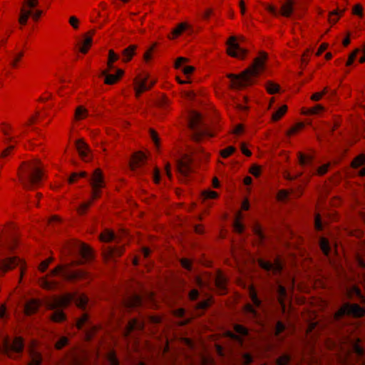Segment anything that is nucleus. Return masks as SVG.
I'll use <instances>...</instances> for the list:
<instances>
[{
  "label": "nucleus",
  "instance_id": "1",
  "mask_svg": "<svg viewBox=\"0 0 365 365\" xmlns=\"http://www.w3.org/2000/svg\"><path fill=\"white\" fill-rule=\"evenodd\" d=\"M268 53L260 51L253 59L252 64L239 74L230 73L227 78L230 79V88L242 90L257 83L259 77L264 71Z\"/></svg>",
  "mask_w": 365,
  "mask_h": 365
},
{
  "label": "nucleus",
  "instance_id": "2",
  "mask_svg": "<svg viewBox=\"0 0 365 365\" xmlns=\"http://www.w3.org/2000/svg\"><path fill=\"white\" fill-rule=\"evenodd\" d=\"M19 179H28L30 182H40L47 180V174L43 163L38 159L24 161L18 169Z\"/></svg>",
  "mask_w": 365,
  "mask_h": 365
},
{
  "label": "nucleus",
  "instance_id": "3",
  "mask_svg": "<svg viewBox=\"0 0 365 365\" xmlns=\"http://www.w3.org/2000/svg\"><path fill=\"white\" fill-rule=\"evenodd\" d=\"M71 302H74L76 305L85 310L88 304V298L83 294H69L61 299L56 300L51 304V309H55L51 315V319L55 322H61L65 320V314L59 309L68 306Z\"/></svg>",
  "mask_w": 365,
  "mask_h": 365
},
{
  "label": "nucleus",
  "instance_id": "4",
  "mask_svg": "<svg viewBox=\"0 0 365 365\" xmlns=\"http://www.w3.org/2000/svg\"><path fill=\"white\" fill-rule=\"evenodd\" d=\"M24 349V341L21 337H16L13 340L7 337H1L0 341V354L9 357H15L14 355L20 354Z\"/></svg>",
  "mask_w": 365,
  "mask_h": 365
},
{
  "label": "nucleus",
  "instance_id": "5",
  "mask_svg": "<svg viewBox=\"0 0 365 365\" xmlns=\"http://www.w3.org/2000/svg\"><path fill=\"white\" fill-rule=\"evenodd\" d=\"M365 314V309L357 304L345 303L335 314L334 318L339 321L344 316L356 318L361 317Z\"/></svg>",
  "mask_w": 365,
  "mask_h": 365
},
{
  "label": "nucleus",
  "instance_id": "6",
  "mask_svg": "<svg viewBox=\"0 0 365 365\" xmlns=\"http://www.w3.org/2000/svg\"><path fill=\"white\" fill-rule=\"evenodd\" d=\"M50 275H60L64 279L73 280L86 278L87 273L83 270H72L68 265H59L51 272Z\"/></svg>",
  "mask_w": 365,
  "mask_h": 365
},
{
  "label": "nucleus",
  "instance_id": "7",
  "mask_svg": "<svg viewBox=\"0 0 365 365\" xmlns=\"http://www.w3.org/2000/svg\"><path fill=\"white\" fill-rule=\"evenodd\" d=\"M39 4V0H23L21 2L18 23L20 29H22L28 24L29 17L31 15V9Z\"/></svg>",
  "mask_w": 365,
  "mask_h": 365
},
{
  "label": "nucleus",
  "instance_id": "8",
  "mask_svg": "<svg viewBox=\"0 0 365 365\" xmlns=\"http://www.w3.org/2000/svg\"><path fill=\"white\" fill-rule=\"evenodd\" d=\"M194 172L193 159L189 155H183L176 161V174L180 177H188Z\"/></svg>",
  "mask_w": 365,
  "mask_h": 365
},
{
  "label": "nucleus",
  "instance_id": "9",
  "mask_svg": "<svg viewBox=\"0 0 365 365\" xmlns=\"http://www.w3.org/2000/svg\"><path fill=\"white\" fill-rule=\"evenodd\" d=\"M226 45V53L229 56L240 60H244L247 57L248 50L240 46L239 43H237V38L235 36H232L227 39Z\"/></svg>",
  "mask_w": 365,
  "mask_h": 365
},
{
  "label": "nucleus",
  "instance_id": "10",
  "mask_svg": "<svg viewBox=\"0 0 365 365\" xmlns=\"http://www.w3.org/2000/svg\"><path fill=\"white\" fill-rule=\"evenodd\" d=\"M68 253L71 255L80 256L82 259L90 260L93 257L91 249L86 244L80 242H74L68 249Z\"/></svg>",
  "mask_w": 365,
  "mask_h": 365
},
{
  "label": "nucleus",
  "instance_id": "11",
  "mask_svg": "<svg viewBox=\"0 0 365 365\" xmlns=\"http://www.w3.org/2000/svg\"><path fill=\"white\" fill-rule=\"evenodd\" d=\"M148 155L143 151L134 152L130 157L128 167L131 171L143 168L148 163Z\"/></svg>",
  "mask_w": 365,
  "mask_h": 365
},
{
  "label": "nucleus",
  "instance_id": "12",
  "mask_svg": "<svg viewBox=\"0 0 365 365\" xmlns=\"http://www.w3.org/2000/svg\"><path fill=\"white\" fill-rule=\"evenodd\" d=\"M267 292L271 294H276L279 302L282 307H284V300L287 297V290L278 279H275L274 282H268Z\"/></svg>",
  "mask_w": 365,
  "mask_h": 365
},
{
  "label": "nucleus",
  "instance_id": "13",
  "mask_svg": "<svg viewBox=\"0 0 365 365\" xmlns=\"http://www.w3.org/2000/svg\"><path fill=\"white\" fill-rule=\"evenodd\" d=\"M259 265L262 269L266 271L268 276L280 274L283 269V265L278 259H277L274 263L264 259H259Z\"/></svg>",
  "mask_w": 365,
  "mask_h": 365
},
{
  "label": "nucleus",
  "instance_id": "14",
  "mask_svg": "<svg viewBox=\"0 0 365 365\" xmlns=\"http://www.w3.org/2000/svg\"><path fill=\"white\" fill-rule=\"evenodd\" d=\"M76 327L79 329L85 328L88 339H91L93 337L97 329L96 327L90 322L89 316L86 312H83L76 321Z\"/></svg>",
  "mask_w": 365,
  "mask_h": 365
},
{
  "label": "nucleus",
  "instance_id": "15",
  "mask_svg": "<svg viewBox=\"0 0 365 365\" xmlns=\"http://www.w3.org/2000/svg\"><path fill=\"white\" fill-rule=\"evenodd\" d=\"M20 267L21 273L23 272L24 262L17 257H0V272H5L15 267Z\"/></svg>",
  "mask_w": 365,
  "mask_h": 365
},
{
  "label": "nucleus",
  "instance_id": "16",
  "mask_svg": "<svg viewBox=\"0 0 365 365\" xmlns=\"http://www.w3.org/2000/svg\"><path fill=\"white\" fill-rule=\"evenodd\" d=\"M96 34L95 29H91L85 33L83 36V39L81 42L78 43V51L81 53L86 54L91 49L93 44V38Z\"/></svg>",
  "mask_w": 365,
  "mask_h": 365
},
{
  "label": "nucleus",
  "instance_id": "17",
  "mask_svg": "<svg viewBox=\"0 0 365 365\" xmlns=\"http://www.w3.org/2000/svg\"><path fill=\"white\" fill-rule=\"evenodd\" d=\"M1 130L3 134L6 136V139L8 142H16V139L23 138L26 135V131H22L21 130L19 134L13 135L14 128L11 124L6 123H4L1 125Z\"/></svg>",
  "mask_w": 365,
  "mask_h": 365
},
{
  "label": "nucleus",
  "instance_id": "18",
  "mask_svg": "<svg viewBox=\"0 0 365 365\" xmlns=\"http://www.w3.org/2000/svg\"><path fill=\"white\" fill-rule=\"evenodd\" d=\"M148 77L149 75L146 74L143 78L136 77L133 80V89L135 91V96L137 98H139L142 93L150 90V88H148L147 86Z\"/></svg>",
  "mask_w": 365,
  "mask_h": 365
},
{
  "label": "nucleus",
  "instance_id": "19",
  "mask_svg": "<svg viewBox=\"0 0 365 365\" xmlns=\"http://www.w3.org/2000/svg\"><path fill=\"white\" fill-rule=\"evenodd\" d=\"M234 329H235V333L228 331L227 336L230 339L238 342L240 345H242L243 344L242 337L247 336L248 335V334H249L248 329L245 327H244L241 324H235L234 327Z\"/></svg>",
  "mask_w": 365,
  "mask_h": 365
},
{
  "label": "nucleus",
  "instance_id": "20",
  "mask_svg": "<svg viewBox=\"0 0 365 365\" xmlns=\"http://www.w3.org/2000/svg\"><path fill=\"white\" fill-rule=\"evenodd\" d=\"M143 303L142 298L137 294H133L123 299L122 307L123 309H130L141 306Z\"/></svg>",
  "mask_w": 365,
  "mask_h": 365
},
{
  "label": "nucleus",
  "instance_id": "21",
  "mask_svg": "<svg viewBox=\"0 0 365 365\" xmlns=\"http://www.w3.org/2000/svg\"><path fill=\"white\" fill-rule=\"evenodd\" d=\"M361 340L359 338H349L344 339V344H347L354 353L359 357H363L364 355V349L360 345Z\"/></svg>",
  "mask_w": 365,
  "mask_h": 365
},
{
  "label": "nucleus",
  "instance_id": "22",
  "mask_svg": "<svg viewBox=\"0 0 365 365\" xmlns=\"http://www.w3.org/2000/svg\"><path fill=\"white\" fill-rule=\"evenodd\" d=\"M124 73H125V72L123 69L118 68L115 71V73H114V74L107 73V74H101V75L105 76L104 81H103L104 84L115 85V84L118 83L121 80V78L124 76Z\"/></svg>",
  "mask_w": 365,
  "mask_h": 365
},
{
  "label": "nucleus",
  "instance_id": "23",
  "mask_svg": "<svg viewBox=\"0 0 365 365\" xmlns=\"http://www.w3.org/2000/svg\"><path fill=\"white\" fill-rule=\"evenodd\" d=\"M138 46L136 44H130L125 48L121 52V61L123 63H128L131 61L133 58L136 55Z\"/></svg>",
  "mask_w": 365,
  "mask_h": 365
},
{
  "label": "nucleus",
  "instance_id": "24",
  "mask_svg": "<svg viewBox=\"0 0 365 365\" xmlns=\"http://www.w3.org/2000/svg\"><path fill=\"white\" fill-rule=\"evenodd\" d=\"M190 26L187 22H181L178 24L170 34H168L167 37L170 40H174L180 37L182 33L190 28Z\"/></svg>",
  "mask_w": 365,
  "mask_h": 365
},
{
  "label": "nucleus",
  "instance_id": "25",
  "mask_svg": "<svg viewBox=\"0 0 365 365\" xmlns=\"http://www.w3.org/2000/svg\"><path fill=\"white\" fill-rule=\"evenodd\" d=\"M297 156L299 165L302 167L312 165L315 158L314 154L304 153L301 151L297 152Z\"/></svg>",
  "mask_w": 365,
  "mask_h": 365
},
{
  "label": "nucleus",
  "instance_id": "26",
  "mask_svg": "<svg viewBox=\"0 0 365 365\" xmlns=\"http://www.w3.org/2000/svg\"><path fill=\"white\" fill-rule=\"evenodd\" d=\"M40 304V302L36 299H31L27 301L24 306V311L25 314L29 316L36 313L38 311Z\"/></svg>",
  "mask_w": 365,
  "mask_h": 365
},
{
  "label": "nucleus",
  "instance_id": "27",
  "mask_svg": "<svg viewBox=\"0 0 365 365\" xmlns=\"http://www.w3.org/2000/svg\"><path fill=\"white\" fill-rule=\"evenodd\" d=\"M76 150L82 159H86L90 152L88 144L83 140L78 139L76 142Z\"/></svg>",
  "mask_w": 365,
  "mask_h": 365
},
{
  "label": "nucleus",
  "instance_id": "28",
  "mask_svg": "<svg viewBox=\"0 0 365 365\" xmlns=\"http://www.w3.org/2000/svg\"><path fill=\"white\" fill-rule=\"evenodd\" d=\"M145 325V320L133 318L128 322L125 327L128 331H131L135 329L142 330L144 329Z\"/></svg>",
  "mask_w": 365,
  "mask_h": 365
},
{
  "label": "nucleus",
  "instance_id": "29",
  "mask_svg": "<svg viewBox=\"0 0 365 365\" xmlns=\"http://www.w3.org/2000/svg\"><path fill=\"white\" fill-rule=\"evenodd\" d=\"M294 4V0H287L280 8V15L284 17H289L293 12Z\"/></svg>",
  "mask_w": 365,
  "mask_h": 365
},
{
  "label": "nucleus",
  "instance_id": "30",
  "mask_svg": "<svg viewBox=\"0 0 365 365\" xmlns=\"http://www.w3.org/2000/svg\"><path fill=\"white\" fill-rule=\"evenodd\" d=\"M226 282V278L222 273H218L214 277L215 285L221 294H224L225 292Z\"/></svg>",
  "mask_w": 365,
  "mask_h": 365
},
{
  "label": "nucleus",
  "instance_id": "31",
  "mask_svg": "<svg viewBox=\"0 0 365 365\" xmlns=\"http://www.w3.org/2000/svg\"><path fill=\"white\" fill-rule=\"evenodd\" d=\"M305 124L303 122H299L292 126L289 130L286 132V135L287 137H293L299 133H300L304 128Z\"/></svg>",
  "mask_w": 365,
  "mask_h": 365
},
{
  "label": "nucleus",
  "instance_id": "32",
  "mask_svg": "<svg viewBox=\"0 0 365 365\" xmlns=\"http://www.w3.org/2000/svg\"><path fill=\"white\" fill-rule=\"evenodd\" d=\"M345 9H336L329 14L328 21L331 24H335L339 19L344 15Z\"/></svg>",
  "mask_w": 365,
  "mask_h": 365
},
{
  "label": "nucleus",
  "instance_id": "33",
  "mask_svg": "<svg viewBox=\"0 0 365 365\" xmlns=\"http://www.w3.org/2000/svg\"><path fill=\"white\" fill-rule=\"evenodd\" d=\"M287 110L288 106L285 104L282 105L274 113H272V120L274 122L279 121L284 117V115L287 113Z\"/></svg>",
  "mask_w": 365,
  "mask_h": 365
},
{
  "label": "nucleus",
  "instance_id": "34",
  "mask_svg": "<svg viewBox=\"0 0 365 365\" xmlns=\"http://www.w3.org/2000/svg\"><path fill=\"white\" fill-rule=\"evenodd\" d=\"M264 87L267 93L270 95L276 94L280 91V86L272 81H267Z\"/></svg>",
  "mask_w": 365,
  "mask_h": 365
},
{
  "label": "nucleus",
  "instance_id": "35",
  "mask_svg": "<svg viewBox=\"0 0 365 365\" xmlns=\"http://www.w3.org/2000/svg\"><path fill=\"white\" fill-rule=\"evenodd\" d=\"M88 111L83 106H79L76 108L74 118L76 120H84L88 117Z\"/></svg>",
  "mask_w": 365,
  "mask_h": 365
},
{
  "label": "nucleus",
  "instance_id": "36",
  "mask_svg": "<svg viewBox=\"0 0 365 365\" xmlns=\"http://www.w3.org/2000/svg\"><path fill=\"white\" fill-rule=\"evenodd\" d=\"M104 176L101 168H96L93 170L90 179V182H103Z\"/></svg>",
  "mask_w": 365,
  "mask_h": 365
},
{
  "label": "nucleus",
  "instance_id": "37",
  "mask_svg": "<svg viewBox=\"0 0 365 365\" xmlns=\"http://www.w3.org/2000/svg\"><path fill=\"white\" fill-rule=\"evenodd\" d=\"M87 176L88 173L86 171L72 173L68 178V182H75L81 180L82 179L86 178Z\"/></svg>",
  "mask_w": 365,
  "mask_h": 365
},
{
  "label": "nucleus",
  "instance_id": "38",
  "mask_svg": "<svg viewBox=\"0 0 365 365\" xmlns=\"http://www.w3.org/2000/svg\"><path fill=\"white\" fill-rule=\"evenodd\" d=\"M31 361L29 365H41L42 356L41 354L35 350H32L30 353Z\"/></svg>",
  "mask_w": 365,
  "mask_h": 365
},
{
  "label": "nucleus",
  "instance_id": "39",
  "mask_svg": "<svg viewBox=\"0 0 365 365\" xmlns=\"http://www.w3.org/2000/svg\"><path fill=\"white\" fill-rule=\"evenodd\" d=\"M38 114L35 113L30 116L28 120L21 125V130L22 131H26V135L28 133L29 127L36 123Z\"/></svg>",
  "mask_w": 365,
  "mask_h": 365
},
{
  "label": "nucleus",
  "instance_id": "40",
  "mask_svg": "<svg viewBox=\"0 0 365 365\" xmlns=\"http://www.w3.org/2000/svg\"><path fill=\"white\" fill-rule=\"evenodd\" d=\"M362 165H365V155L363 153L354 158L351 163V167L353 168H358Z\"/></svg>",
  "mask_w": 365,
  "mask_h": 365
},
{
  "label": "nucleus",
  "instance_id": "41",
  "mask_svg": "<svg viewBox=\"0 0 365 365\" xmlns=\"http://www.w3.org/2000/svg\"><path fill=\"white\" fill-rule=\"evenodd\" d=\"M319 246L323 253L328 256L331 252V247L327 239L322 237L319 241Z\"/></svg>",
  "mask_w": 365,
  "mask_h": 365
},
{
  "label": "nucleus",
  "instance_id": "42",
  "mask_svg": "<svg viewBox=\"0 0 365 365\" xmlns=\"http://www.w3.org/2000/svg\"><path fill=\"white\" fill-rule=\"evenodd\" d=\"M39 283L42 287L46 289H52L57 287V282L55 281H49L46 277L39 279Z\"/></svg>",
  "mask_w": 365,
  "mask_h": 365
},
{
  "label": "nucleus",
  "instance_id": "43",
  "mask_svg": "<svg viewBox=\"0 0 365 365\" xmlns=\"http://www.w3.org/2000/svg\"><path fill=\"white\" fill-rule=\"evenodd\" d=\"M237 149L233 145L227 146V148L222 149L220 150V155L224 158H228L231 155H232L235 152Z\"/></svg>",
  "mask_w": 365,
  "mask_h": 365
},
{
  "label": "nucleus",
  "instance_id": "44",
  "mask_svg": "<svg viewBox=\"0 0 365 365\" xmlns=\"http://www.w3.org/2000/svg\"><path fill=\"white\" fill-rule=\"evenodd\" d=\"M330 167H331L330 163H324L322 165L319 166L313 173V175H317V176H319V177L324 176L329 172Z\"/></svg>",
  "mask_w": 365,
  "mask_h": 365
},
{
  "label": "nucleus",
  "instance_id": "45",
  "mask_svg": "<svg viewBox=\"0 0 365 365\" xmlns=\"http://www.w3.org/2000/svg\"><path fill=\"white\" fill-rule=\"evenodd\" d=\"M201 115L198 113H193L191 116H190V122H189V126L190 128H196L200 123L201 121Z\"/></svg>",
  "mask_w": 365,
  "mask_h": 365
},
{
  "label": "nucleus",
  "instance_id": "46",
  "mask_svg": "<svg viewBox=\"0 0 365 365\" xmlns=\"http://www.w3.org/2000/svg\"><path fill=\"white\" fill-rule=\"evenodd\" d=\"M313 53V50L311 48H307L302 55L301 58V66L306 67L308 64L310 57Z\"/></svg>",
  "mask_w": 365,
  "mask_h": 365
},
{
  "label": "nucleus",
  "instance_id": "47",
  "mask_svg": "<svg viewBox=\"0 0 365 365\" xmlns=\"http://www.w3.org/2000/svg\"><path fill=\"white\" fill-rule=\"evenodd\" d=\"M24 56V52L23 51L17 53L14 56L13 60L11 61V62L10 63L12 68L16 69V68H19V63L21 61Z\"/></svg>",
  "mask_w": 365,
  "mask_h": 365
},
{
  "label": "nucleus",
  "instance_id": "48",
  "mask_svg": "<svg viewBox=\"0 0 365 365\" xmlns=\"http://www.w3.org/2000/svg\"><path fill=\"white\" fill-rule=\"evenodd\" d=\"M250 297L254 306L259 308L262 306V301L258 298L256 291L253 287L250 290Z\"/></svg>",
  "mask_w": 365,
  "mask_h": 365
},
{
  "label": "nucleus",
  "instance_id": "49",
  "mask_svg": "<svg viewBox=\"0 0 365 365\" xmlns=\"http://www.w3.org/2000/svg\"><path fill=\"white\" fill-rule=\"evenodd\" d=\"M149 133H150V138H151L152 140L153 141V143L155 144V148L158 150L160 149V137L158 135V132L155 129H153V128H150Z\"/></svg>",
  "mask_w": 365,
  "mask_h": 365
},
{
  "label": "nucleus",
  "instance_id": "50",
  "mask_svg": "<svg viewBox=\"0 0 365 365\" xmlns=\"http://www.w3.org/2000/svg\"><path fill=\"white\" fill-rule=\"evenodd\" d=\"M123 252V247L120 246L110 247L108 248V255L110 257L120 256Z\"/></svg>",
  "mask_w": 365,
  "mask_h": 365
},
{
  "label": "nucleus",
  "instance_id": "51",
  "mask_svg": "<svg viewBox=\"0 0 365 365\" xmlns=\"http://www.w3.org/2000/svg\"><path fill=\"white\" fill-rule=\"evenodd\" d=\"M68 344V338L65 336H60L57 341L55 343V348L56 349H61Z\"/></svg>",
  "mask_w": 365,
  "mask_h": 365
},
{
  "label": "nucleus",
  "instance_id": "52",
  "mask_svg": "<svg viewBox=\"0 0 365 365\" xmlns=\"http://www.w3.org/2000/svg\"><path fill=\"white\" fill-rule=\"evenodd\" d=\"M292 360V356L289 354H284L277 359V365H289Z\"/></svg>",
  "mask_w": 365,
  "mask_h": 365
},
{
  "label": "nucleus",
  "instance_id": "53",
  "mask_svg": "<svg viewBox=\"0 0 365 365\" xmlns=\"http://www.w3.org/2000/svg\"><path fill=\"white\" fill-rule=\"evenodd\" d=\"M253 231H254L255 235H256L257 240L260 242H262L264 240L265 235H264L261 227L258 225H255Z\"/></svg>",
  "mask_w": 365,
  "mask_h": 365
},
{
  "label": "nucleus",
  "instance_id": "54",
  "mask_svg": "<svg viewBox=\"0 0 365 365\" xmlns=\"http://www.w3.org/2000/svg\"><path fill=\"white\" fill-rule=\"evenodd\" d=\"M351 14L353 15L357 16L359 18H363L364 14H363V6L360 4H355L352 8Z\"/></svg>",
  "mask_w": 365,
  "mask_h": 365
},
{
  "label": "nucleus",
  "instance_id": "55",
  "mask_svg": "<svg viewBox=\"0 0 365 365\" xmlns=\"http://www.w3.org/2000/svg\"><path fill=\"white\" fill-rule=\"evenodd\" d=\"M155 46V43L152 45L143 54V60L145 62H148L153 58V51Z\"/></svg>",
  "mask_w": 365,
  "mask_h": 365
},
{
  "label": "nucleus",
  "instance_id": "56",
  "mask_svg": "<svg viewBox=\"0 0 365 365\" xmlns=\"http://www.w3.org/2000/svg\"><path fill=\"white\" fill-rule=\"evenodd\" d=\"M249 173L255 178H258L262 173V167L260 165H253L250 168Z\"/></svg>",
  "mask_w": 365,
  "mask_h": 365
},
{
  "label": "nucleus",
  "instance_id": "57",
  "mask_svg": "<svg viewBox=\"0 0 365 365\" xmlns=\"http://www.w3.org/2000/svg\"><path fill=\"white\" fill-rule=\"evenodd\" d=\"M115 235L112 232H105L103 234L101 235V240L103 242H110L115 240Z\"/></svg>",
  "mask_w": 365,
  "mask_h": 365
},
{
  "label": "nucleus",
  "instance_id": "58",
  "mask_svg": "<svg viewBox=\"0 0 365 365\" xmlns=\"http://www.w3.org/2000/svg\"><path fill=\"white\" fill-rule=\"evenodd\" d=\"M359 51V49L356 48L349 55L348 59L346 62V66H350L354 63Z\"/></svg>",
  "mask_w": 365,
  "mask_h": 365
},
{
  "label": "nucleus",
  "instance_id": "59",
  "mask_svg": "<svg viewBox=\"0 0 365 365\" xmlns=\"http://www.w3.org/2000/svg\"><path fill=\"white\" fill-rule=\"evenodd\" d=\"M69 24L73 27V29L77 30L79 29L80 21L79 19L75 16H71L68 19Z\"/></svg>",
  "mask_w": 365,
  "mask_h": 365
},
{
  "label": "nucleus",
  "instance_id": "60",
  "mask_svg": "<svg viewBox=\"0 0 365 365\" xmlns=\"http://www.w3.org/2000/svg\"><path fill=\"white\" fill-rule=\"evenodd\" d=\"M119 59V56L114 51L113 49H110L108 51V61L110 63H114Z\"/></svg>",
  "mask_w": 365,
  "mask_h": 365
},
{
  "label": "nucleus",
  "instance_id": "61",
  "mask_svg": "<svg viewBox=\"0 0 365 365\" xmlns=\"http://www.w3.org/2000/svg\"><path fill=\"white\" fill-rule=\"evenodd\" d=\"M14 145H9L3 150L0 154L1 158H5L9 155H11L14 150Z\"/></svg>",
  "mask_w": 365,
  "mask_h": 365
},
{
  "label": "nucleus",
  "instance_id": "62",
  "mask_svg": "<svg viewBox=\"0 0 365 365\" xmlns=\"http://www.w3.org/2000/svg\"><path fill=\"white\" fill-rule=\"evenodd\" d=\"M245 127L243 124H237L230 133L236 135H240L244 133Z\"/></svg>",
  "mask_w": 365,
  "mask_h": 365
},
{
  "label": "nucleus",
  "instance_id": "63",
  "mask_svg": "<svg viewBox=\"0 0 365 365\" xmlns=\"http://www.w3.org/2000/svg\"><path fill=\"white\" fill-rule=\"evenodd\" d=\"M253 361L252 356L249 353H243L242 354V361L244 365H249Z\"/></svg>",
  "mask_w": 365,
  "mask_h": 365
},
{
  "label": "nucleus",
  "instance_id": "64",
  "mask_svg": "<svg viewBox=\"0 0 365 365\" xmlns=\"http://www.w3.org/2000/svg\"><path fill=\"white\" fill-rule=\"evenodd\" d=\"M108 362L109 365H119V361L115 356L114 353H109L108 354Z\"/></svg>",
  "mask_w": 365,
  "mask_h": 365
}]
</instances>
